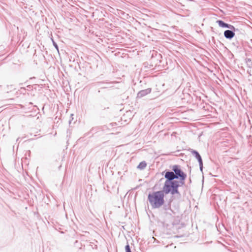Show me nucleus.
Listing matches in <instances>:
<instances>
[{
  "label": "nucleus",
  "instance_id": "f03ea898",
  "mask_svg": "<svg viewBox=\"0 0 252 252\" xmlns=\"http://www.w3.org/2000/svg\"><path fill=\"white\" fill-rule=\"evenodd\" d=\"M172 192H168L164 188V185L162 188V190L160 191H154L152 193H149L148 196V200L153 209L159 208L164 203V194H167Z\"/></svg>",
  "mask_w": 252,
  "mask_h": 252
},
{
  "label": "nucleus",
  "instance_id": "9b49d317",
  "mask_svg": "<svg viewBox=\"0 0 252 252\" xmlns=\"http://www.w3.org/2000/svg\"><path fill=\"white\" fill-rule=\"evenodd\" d=\"M246 62L250 66L252 65V62L250 59H247Z\"/></svg>",
  "mask_w": 252,
  "mask_h": 252
},
{
  "label": "nucleus",
  "instance_id": "6e6552de",
  "mask_svg": "<svg viewBox=\"0 0 252 252\" xmlns=\"http://www.w3.org/2000/svg\"><path fill=\"white\" fill-rule=\"evenodd\" d=\"M226 28H228V29H230L229 30H232V31H234V32L238 30L237 29H236L233 25H231L228 24H227V26Z\"/></svg>",
  "mask_w": 252,
  "mask_h": 252
},
{
  "label": "nucleus",
  "instance_id": "39448f33",
  "mask_svg": "<svg viewBox=\"0 0 252 252\" xmlns=\"http://www.w3.org/2000/svg\"><path fill=\"white\" fill-rule=\"evenodd\" d=\"M151 92V88H148L145 90H143L139 92V93L137 94V97H142L145 95H146L147 94H149Z\"/></svg>",
  "mask_w": 252,
  "mask_h": 252
},
{
  "label": "nucleus",
  "instance_id": "9d476101",
  "mask_svg": "<svg viewBox=\"0 0 252 252\" xmlns=\"http://www.w3.org/2000/svg\"><path fill=\"white\" fill-rule=\"evenodd\" d=\"M52 41H53V44L54 46L55 47V48L57 49V50L59 52V48H58V46L57 44L53 40V39H52Z\"/></svg>",
  "mask_w": 252,
  "mask_h": 252
},
{
  "label": "nucleus",
  "instance_id": "7ed1b4c3",
  "mask_svg": "<svg viewBox=\"0 0 252 252\" xmlns=\"http://www.w3.org/2000/svg\"><path fill=\"white\" fill-rule=\"evenodd\" d=\"M190 152L195 157V158L197 159V160L199 162L200 170L201 171H202V170H203V161H202V159L201 156L200 155L199 153L195 150L192 149L191 150Z\"/></svg>",
  "mask_w": 252,
  "mask_h": 252
},
{
  "label": "nucleus",
  "instance_id": "20e7f679",
  "mask_svg": "<svg viewBox=\"0 0 252 252\" xmlns=\"http://www.w3.org/2000/svg\"><path fill=\"white\" fill-rule=\"evenodd\" d=\"M224 36L226 38L231 39L235 36V32L232 30H227L224 32Z\"/></svg>",
  "mask_w": 252,
  "mask_h": 252
},
{
  "label": "nucleus",
  "instance_id": "423d86ee",
  "mask_svg": "<svg viewBox=\"0 0 252 252\" xmlns=\"http://www.w3.org/2000/svg\"><path fill=\"white\" fill-rule=\"evenodd\" d=\"M146 162L145 161H143L139 164L137 168L140 170H143L146 168Z\"/></svg>",
  "mask_w": 252,
  "mask_h": 252
},
{
  "label": "nucleus",
  "instance_id": "0eeeda50",
  "mask_svg": "<svg viewBox=\"0 0 252 252\" xmlns=\"http://www.w3.org/2000/svg\"><path fill=\"white\" fill-rule=\"evenodd\" d=\"M216 22H217V23H218V24L219 25V26L220 27L226 28V27L227 26V24L225 23L224 22H223L222 20H217Z\"/></svg>",
  "mask_w": 252,
  "mask_h": 252
},
{
  "label": "nucleus",
  "instance_id": "f257e3e1",
  "mask_svg": "<svg viewBox=\"0 0 252 252\" xmlns=\"http://www.w3.org/2000/svg\"><path fill=\"white\" fill-rule=\"evenodd\" d=\"M164 174L166 181L164 183V188L168 192H172V195L180 194L178 188L185 184V180L187 175L181 169L178 165L172 166V171H165Z\"/></svg>",
  "mask_w": 252,
  "mask_h": 252
},
{
  "label": "nucleus",
  "instance_id": "1a4fd4ad",
  "mask_svg": "<svg viewBox=\"0 0 252 252\" xmlns=\"http://www.w3.org/2000/svg\"><path fill=\"white\" fill-rule=\"evenodd\" d=\"M126 252H131L130 247L128 244H127L125 247Z\"/></svg>",
  "mask_w": 252,
  "mask_h": 252
}]
</instances>
